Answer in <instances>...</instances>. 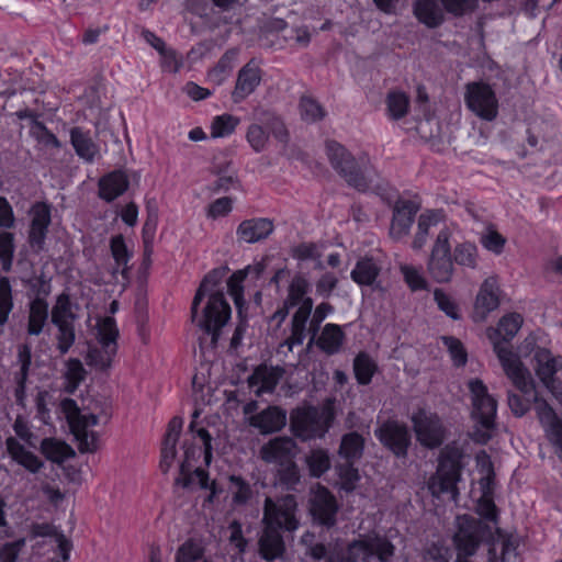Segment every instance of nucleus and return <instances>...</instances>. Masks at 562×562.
I'll use <instances>...</instances> for the list:
<instances>
[{"label":"nucleus","instance_id":"obj_41","mask_svg":"<svg viewBox=\"0 0 562 562\" xmlns=\"http://www.w3.org/2000/svg\"><path fill=\"white\" fill-rule=\"evenodd\" d=\"M310 292V281L302 274H295L289 283L288 295L284 304L286 307H295L303 304L306 299H312L308 296Z\"/></svg>","mask_w":562,"mask_h":562},{"label":"nucleus","instance_id":"obj_11","mask_svg":"<svg viewBox=\"0 0 562 562\" xmlns=\"http://www.w3.org/2000/svg\"><path fill=\"white\" fill-rule=\"evenodd\" d=\"M452 232L448 226L440 227L427 261L430 277L438 283H448L454 273L450 238Z\"/></svg>","mask_w":562,"mask_h":562},{"label":"nucleus","instance_id":"obj_38","mask_svg":"<svg viewBox=\"0 0 562 562\" xmlns=\"http://www.w3.org/2000/svg\"><path fill=\"white\" fill-rule=\"evenodd\" d=\"M366 440L358 431H350L342 435L338 448V454L345 461L357 462L364 452Z\"/></svg>","mask_w":562,"mask_h":562},{"label":"nucleus","instance_id":"obj_39","mask_svg":"<svg viewBox=\"0 0 562 562\" xmlns=\"http://www.w3.org/2000/svg\"><path fill=\"white\" fill-rule=\"evenodd\" d=\"M353 374L359 385H369L376 374L379 367L366 351H360L353 359Z\"/></svg>","mask_w":562,"mask_h":562},{"label":"nucleus","instance_id":"obj_15","mask_svg":"<svg viewBox=\"0 0 562 562\" xmlns=\"http://www.w3.org/2000/svg\"><path fill=\"white\" fill-rule=\"evenodd\" d=\"M374 436L396 459L407 458L412 446V434L404 422L387 418L374 430Z\"/></svg>","mask_w":562,"mask_h":562},{"label":"nucleus","instance_id":"obj_59","mask_svg":"<svg viewBox=\"0 0 562 562\" xmlns=\"http://www.w3.org/2000/svg\"><path fill=\"white\" fill-rule=\"evenodd\" d=\"M247 278L246 270L235 271L227 280V291L233 299L235 305L240 312L241 306L245 304L244 296V282Z\"/></svg>","mask_w":562,"mask_h":562},{"label":"nucleus","instance_id":"obj_27","mask_svg":"<svg viewBox=\"0 0 562 562\" xmlns=\"http://www.w3.org/2000/svg\"><path fill=\"white\" fill-rule=\"evenodd\" d=\"M447 215L442 209H427L417 217V228L412 241V248L414 250L423 249L429 237L431 228H436L446 224Z\"/></svg>","mask_w":562,"mask_h":562},{"label":"nucleus","instance_id":"obj_19","mask_svg":"<svg viewBox=\"0 0 562 562\" xmlns=\"http://www.w3.org/2000/svg\"><path fill=\"white\" fill-rule=\"evenodd\" d=\"M31 222L27 243L30 247L40 254L44 250L49 226L52 224V205L45 201L35 202L31 206Z\"/></svg>","mask_w":562,"mask_h":562},{"label":"nucleus","instance_id":"obj_14","mask_svg":"<svg viewBox=\"0 0 562 562\" xmlns=\"http://www.w3.org/2000/svg\"><path fill=\"white\" fill-rule=\"evenodd\" d=\"M395 546L385 536L378 533L363 536L352 540L342 557V562H357L359 553H362L363 561L375 557L380 562H391L395 554Z\"/></svg>","mask_w":562,"mask_h":562},{"label":"nucleus","instance_id":"obj_35","mask_svg":"<svg viewBox=\"0 0 562 562\" xmlns=\"http://www.w3.org/2000/svg\"><path fill=\"white\" fill-rule=\"evenodd\" d=\"M49 316V305L47 300L32 299L29 303V316L26 331L30 336H40Z\"/></svg>","mask_w":562,"mask_h":562},{"label":"nucleus","instance_id":"obj_51","mask_svg":"<svg viewBox=\"0 0 562 562\" xmlns=\"http://www.w3.org/2000/svg\"><path fill=\"white\" fill-rule=\"evenodd\" d=\"M110 251L115 265L122 268V272L124 273L128 262L133 258V251L128 249L122 234L114 235L110 238Z\"/></svg>","mask_w":562,"mask_h":562},{"label":"nucleus","instance_id":"obj_54","mask_svg":"<svg viewBox=\"0 0 562 562\" xmlns=\"http://www.w3.org/2000/svg\"><path fill=\"white\" fill-rule=\"evenodd\" d=\"M299 109L302 120L307 123L318 122L326 115V111L322 104L308 95H303L300 99Z\"/></svg>","mask_w":562,"mask_h":562},{"label":"nucleus","instance_id":"obj_49","mask_svg":"<svg viewBox=\"0 0 562 562\" xmlns=\"http://www.w3.org/2000/svg\"><path fill=\"white\" fill-rule=\"evenodd\" d=\"M89 420L86 419L70 428L78 441V449L82 453L94 452L97 450L98 436L94 431L89 430Z\"/></svg>","mask_w":562,"mask_h":562},{"label":"nucleus","instance_id":"obj_9","mask_svg":"<svg viewBox=\"0 0 562 562\" xmlns=\"http://www.w3.org/2000/svg\"><path fill=\"white\" fill-rule=\"evenodd\" d=\"M120 330L113 316L100 317L95 325V339L100 347H90L87 363L99 371L111 368L119 350Z\"/></svg>","mask_w":562,"mask_h":562},{"label":"nucleus","instance_id":"obj_63","mask_svg":"<svg viewBox=\"0 0 562 562\" xmlns=\"http://www.w3.org/2000/svg\"><path fill=\"white\" fill-rule=\"evenodd\" d=\"M31 133L40 144L46 147L59 148L61 145L57 136L42 121L34 120Z\"/></svg>","mask_w":562,"mask_h":562},{"label":"nucleus","instance_id":"obj_56","mask_svg":"<svg viewBox=\"0 0 562 562\" xmlns=\"http://www.w3.org/2000/svg\"><path fill=\"white\" fill-rule=\"evenodd\" d=\"M475 513L479 519L493 524V527H498L499 509L497 508L494 497L480 496L476 501Z\"/></svg>","mask_w":562,"mask_h":562},{"label":"nucleus","instance_id":"obj_44","mask_svg":"<svg viewBox=\"0 0 562 562\" xmlns=\"http://www.w3.org/2000/svg\"><path fill=\"white\" fill-rule=\"evenodd\" d=\"M276 479L285 491H295L301 482V473L295 460L277 465Z\"/></svg>","mask_w":562,"mask_h":562},{"label":"nucleus","instance_id":"obj_53","mask_svg":"<svg viewBox=\"0 0 562 562\" xmlns=\"http://www.w3.org/2000/svg\"><path fill=\"white\" fill-rule=\"evenodd\" d=\"M306 464L312 477L319 479L330 469V458L326 449H314L306 458Z\"/></svg>","mask_w":562,"mask_h":562},{"label":"nucleus","instance_id":"obj_25","mask_svg":"<svg viewBox=\"0 0 562 562\" xmlns=\"http://www.w3.org/2000/svg\"><path fill=\"white\" fill-rule=\"evenodd\" d=\"M261 78V68L255 59H250L238 71L236 85L232 93L234 102H241L249 97L260 85Z\"/></svg>","mask_w":562,"mask_h":562},{"label":"nucleus","instance_id":"obj_23","mask_svg":"<svg viewBox=\"0 0 562 562\" xmlns=\"http://www.w3.org/2000/svg\"><path fill=\"white\" fill-rule=\"evenodd\" d=\"M130 184V178L125 170H111L99 178L98 196L102 201L111 203L125 194Z\"/></svg>","mask_w":562,"mask_h":562},{"label":"nucleus","instance_id":"obj_36","mask_svg":"<svg viewBox=\"0 0 562 562\" xmlns=\"http://www.w3.org/2000/svg\"><path fill=\"white\" fill-rule=\"evenodd\" d=\"M345 333L340 325L327 323L317 339V347L326 355H335L340 351L345 342Z\"/></svg>","mask_w":562,"mask_h":562},{"label":"nucleus","instance_id":"obj_45","mask_svg":"<svg viewBox=\"0 0 562 562\" xmlns=\"http://www.w3.org/2000/svg\"><path fill=\"white\" fill-rule=\"evenodd\" d=\"M240 123V119L229 114L223 113L215 115L211 122V137L212 138H225L235 133L237 126Z\"/></svg>","mask_w":562,"mask_h":562},{"label":"nucleus","instance_id":"obj_48","mask_svg":"<svg viewBox=\"0 0 562 562\" xmlns=\"http://www.w3.org/2000/svg\"><path fill=\"white\" fill-rule=\"evenodd\" d=\"M205 554V548L193 538L181 543L175 554V562H200Z\"/></svg>","mask_w":562,"mask_h":562},{"label":"nucleus","instance_id":"obj_24","mask_svg":"<svg viewBox=\"0 0 562 562\" xmlns=\"http://www.w3.org/2000/svg\"><path fill=\"white\" fill-rule=\"evenodd\" d=\"M296 443L290 437L270 439L260 449V458L268 464L280 465L295 459Z\"/></svg>","mask_w":562,"mask_h":562},{"label":"nucleus","instance_id":"obj_60","mask_svg":"<svg viewBox=\"0 0 562 562\" xmlns=\"http://www.w3.org/2000/svg\"><path fill=\"white\" fill-rule=\"evenodd\" d=\"M434 301L436 302L439 311L445 313L449 318L453 321L461 319V312L459 304L442 289L434 290Z\"/></svg>","mask_w":562,"mask_h":562},{"label":"nucleus","instance_id":"obj_12","mask_svg":"<svg viewBox=\"0 0 562 562\" xmlns=\"http://www.w3.org/2000/svg\"><path fill=\"white\" fill-rule=\"evenodd\" d=\"M464 0H414L413 13L428 29H437L446 21V12L453 16L467 14Z\"/></svg>","mask_w":562,"mask_h":562},{"label":"nucleus","instance_id":"obj_30","mask_svg":"<svg viewBox=\"0 0 562 562\" xmlns=\"http://www.w3.org/2000/svg\"><path fill=\"white\" fill-rule=\"evenodd\" d=\"M274 229L273 222L266 217H254L244 220L237 226L236 236L238 241L255 244L268 238Z\"/></svg>","mask_w":562,"mask_h":562},{"label":"nucleus","instance_id":"obj_2","mask_svg":"<svg viewBox=\"0 0 562 562\" xmlns=\"http://www.w3.org/2000/svg\"><path fill=\"white\" fill-rule=\"evenodd\" d=\"M524 323V318L519 313H507L499 318L496 327L487 328V337L493 345L503 370L507 376L515 379L516 384L531 387V383L526 376V368L520 357L513 351L510 341L519 331Z\"/></svg>","mask_w":562,"mask_h":562},{"label":"nucleus","instance_id":"obj_37","mask_svg":"<svg viewBox=\"0 0 562 562\" xmlns=\"http://www.w3.org/2000/svg\"><path fill=\"white\" fill-rule=\"evenodd\" d=\"M41 453L50 462L61 464L75 457V450L66 441L53 437L44 438L41 441Z\"/></svg>","mask_w":562,"mask_h":562},{"label":"nucleus","instance_id":"obj_5","mask_svg":"<svg viewBox=\"0 0 562 562\" xmlns=\"http://www.w3.org/2000/svg\"><path fill=\"white\" fill-rule=\"evenodd\" d=\"M325 151L333 169L348 183L360 192L370 187L368 179L369 158L367 155L355 157L342 144L335 139L325 142Z\"/></svg>","mask_w":562,"mask_h":562},{"label":"nucleus","instance_id":"obj_31","mask_svg":"<svg viewBox=\"0 0 562 562\" xmlns=\"http://www.w3.org/2000/svg\"><path fill=\"white\" fill-rule=\"evenodd\" d=\"M281 532V529L265 525L258 541L259 554L263 560L271 562L284 554L285 543Z\"/></svg>","mask_w":562,"mask_h":562},{"label":"nucleus","instance_id":"obj_61","mask_svg":"<svg viewBox=\"0 0 562 562\" xmlns=\"http://www.w3.org/2000/svg\"><path fill=\"white\" fill-rule=\"evenodd\" d=\"M75 322L60 323L57 327V350L60 355H66L74 346L76 340Z\"/></svg>","mask_w":562,"mask_h":562},{"label":"nucleus","instance_id":"obj_43","mask_svg":"<svg viewBox=\"0 0 562 562\" xmlns=\"http://www.w3.org/2000/svg\"><path fill=\"white\" fill-rule=\"evenodd\" d=\"M387 116L392 121H400L405 117L409 110V98L404 91L392 90L387 93L386 99Z\"/></svg>","mask_w":562,"mask_h":562},{"label":"nucleus","instance_id":"obj_1","mask_svg":"<svg viewBox=\"0 0 562 562\" xmlns=\"http://www.w3.org/2000/svg\"><path fill=\"white\" fill-rule=\"evenodd\" d=\"M526 376H528L531 383L530 389L529 386L516 384L515 379L508 376L514 386L521 392V394L508 393L509 408L516 417H522L529 412L531 404H535L537 418L543 429L544 437L554 449L558 458L562 461V418L548 401L539 395L536 390L535 381L527 369Z\"/></svg>","mask_w":562,"mask_h":562},{"label":"nucleus","instance_id":"obj_62","mask_svg":"<svg viewBox=\"0 0 562 562\" xmlns=\"http://www.w3.org/2000/svg\"><path fill=\"white\" fill-rule=\"evenodd\" d=\"M401 272L412 292L427 291L429 289L428 281L414 266L404 265L401 267Z\"/></svg>","mask_w":562,"mask_h":562},{"label":"nucleus","instance_id":"obj_32","mask_svg":"<svg viewBox=\"0 0 562 562\" xmlns=\"http://www.w3.org/2000/svg\"><path fill=\"white\" fill-rule=\"evenodd\" d=\"M4 445L10 458L29 472L37 473L44 467L43 461L33 452L26 450L15 437H8Z\"/></svg>","mask_w":562,"mask_h":562},{"label":"nucleus","instance_id":"obj_46","mask_svg":"<svg viewBox=\"0 0 562 562\" xmlns=\"http://www.w3.org/2000/svg\"><path fill=\"white\" fill-rule=\"evenodd\" d=\"M76 315L72 312V302L67 292L57 295L56 302L52 308L50 321L54 325L60 323L75 322Z\"/></svg>","mask_w":562,"mask_h":562},{"label":"nucleus","instance_id":"obj_28","mask_svg":"<svg viewBox=\"0 0 562 562\" xmlns=\"http://www.w3.org/2000/svg\"><path fill=\"white\" fill-rule=\"evenodd\" d=\"M183 420L175 416L168 423L160 449L159 467L164 473L168 472L177 456V443L182 431Z\"/></svg>","mask_w":562,"mask_h":562},{"label":"nucleus","instance_id":"obj_58","mask_svg":"<svg viewBox=\"0 0 562 562\" xmlns=\"http://www.w3.org/2000/svg\"><path fill=\"white\" fill-rule=\"evenodd\" d=\"M15 251L14 235L10 232L0 233V265L3 272H10Z\"/></svg>","mask_w":562,"mask_h":562},{"label":"nucleus","instance_id":"obj_50","mask_svg":"<svg viewBox=\"0 0 562 562\" xmlns=\"http://www.w3.org/2000/svg\"><path fill=\"white\" fill-rule=\"evenodd\" d=\"M302 543L306 547V554L313 560L323 562H339L338 557L331 554L323 541H314V535L306 532L302 537Z\"/></svg>","mask_w":562,"mask_h":562},{"label":"nucleus","instance_id":"obj_10","mask_svg":"<svg viewBox=\"0 0 562 562\" xmlns=\"http://www.w3.org/2000/svg\"><path fill=\"white\" fill-rule=\"evenodd\" d=\"M464 103L470 112L479 119L492 122L499 112V101L493 87L483 80L465 85Z\"/></svg>","mask_w":562,"mask_h":562},{"label":"nucleus","instance_id":"obj_57","mask_svg":"<svg viewBox=\"0 0 562 562\" xmlns=\"http://www.w3.org/2000/svg\"><path fill=\"white\" fill-rule=\"evenodd\" d=\"M441 341L447 348L456 368H462L468 362V351L462 341L454 336H442Z\"/></svg>","mask_w":562,"mask_h":562},{"label":"nucleus","instance_id":"obj_8","mask_svg":"<svg viewBox=\"0 0 562 562\" xmlns=\"http://www.w3.org/2000/svg\"><path fill=\"white\" fill-rule=\"evenodd\" d=\"M463 458V449L456 442L441 448L436 474L429 481V490L434 495L457 491L462 475Z\"/></svg>","mask_w":562,"mask_h":562},{"label":"nucleus","instance_id":"obj_52","mask_svg":"<svg viewBox=\"0 0 562 562\" xmlns=\"http://www.w3.org/2000/svg\"><path fill=\"white\" fill-rule=\"evenodd\" d=\"M14 308L13 290L9 277H0V326H5Z\"/></svg>","mask_w":562,"mask_h":562},{"label":"nucleus","instance_id":"obj_21","mask_svg":"<svg viewBox=\"0 0 562 562\" xmlns=\"http://www.w3.org/2000/svg\"><path fill=\"white\" fill-rule=\"evenodd\" d=\"M338 503L334 494L325 486H319L311 501V515L313 519L327 528L336 525Z\"/></svg>","mask_w":562,"mask_h":562},{"label":"nucleus","instance_id":"obj_26","mask_svg":"<svg viewBox=\"0 0 562 562\" xmlns=\"http://www.w3.org/2000/svg\"><path fill=\"white\" fill-rule=\"evenodd\" d=\"M447 215L442 209H427L417 217V228L412 241V248L414 250L423 249L429 237L431 228H436L446 224Z\"/></svg>","mask_w":562,"mask_h":562},{"label":"nucleus","instance_id":"obj_29","mask_svg":"<svg viewBox=\"0 0 562 562\" xmlns=\"http://www.w3.org/2000/svg\"><path fill=\"white\" fill-rule=\"evenodd\" d=\"M249 424L257 428L261 435L278 432L286 424V413L279 406L270 405L250 416Z\"/></svg>","mask_w":562,"mask_h":562},{"label":"nucleus","instance_id":"obj_7","mask_svg":"<svg viewBox=\"0 0 562 562\" xmlns=\"http://www.w3.org/2000/svg\"><path fill=\"white\" fill-rule=\"evenodd\" d=\"M336 417L334 403L327 401L321 407H299L291 414V430L302 440L322 439L331 428Z\"/></svg>","mask_w":562,"mask_h":562},{"label":"nucleus","instance_id":"obj_55","mask_svg":"<svg viewBox=\"0 0 562 562\" xmlns=\"http://www.w3.org/2000/svg\"><path fill=\"white\" fill-rule=\"evenodd\" d=\"M228 482L235 487L233 492L232 502L235 506H244L252 498V488L250 484L240 475L232 474L228 476Z\"/></svg>","mask_w":562,"mask_h":562},{"label":"nucleus","instance_id":"obj_22","mask_svg":"<svg viewBox=\"0 0 562 562\" xmlns=\"http://www.w3.org/2000/svg\"><path fill=\"white\" fill-rule=\"evenodd\" d=\"M502 289L498 278L495 276L486 278L480 285L474 301V314L481 321L501 305Z\"/></svg>","mask_w":562,"mask_h":562},{"label":"nucleus","instance_id":"obj_4","mask_svg":"<svg viewBox=\"0 0 562 562\" xmlns=\"http://www.w3.org/2000/svg\"><path fill=\"white\" fill-rule=\"evenodd\" d=\"M503 535L499 527H493L470 514L458 515L456 530L452 535L456 558H472L482 546H486L488 549L497 544Z\"/></svg>","mask_w":562,"mask_h":562},{"label":"nucleus","instance_id":"obj_3","mask_svg":"<svg viewBox=\"0 0 562 562\" xmlns=\"http://www.w3.org/2000/svg\"><path fill=\"white\" fill-rule=\"evenodd\" d=\"M232 308L225 295L220 291H212L210 276L200 283L192 304V322L205 334L217 340L223 327L228 323Z\"/></svg>","mask_w":562,"mask_h":562},{"label":"nucleus","instance_id":"obj_64","mask_svg":"<svg viewBox=\"0 0 562 562\" xmlns=\"http://www.w3.org/2000/svg\"><path fill=\"white\" fill-rule=\"evenodd\" d=\"M246 139L256 153H261L268 143L269 134L259 124H250L246 133Z\"/></svg>","mask_w":562,"mask_h":562},{"label":"nucleus","instance_id":"obj_40","mask_svg":"<svg viewBox=\"0 0 562 562\" xmlns=\"http://www.w3.org/2000/svg\"><path fill=\"white\" fill-rule=\"evenodd\" d=\"M380 267L373 258L364 257L357 261L350 277L358 285H372L380 274Z\"/></svg>","mask_w":562,"mask_h":562},{"label":"nucleus","instance_id":"obj_20","mask_svg":"<svg viewBox=\"0 0 562 562\" xmlns=\"http://www.w3.org/2000/svg\"><path fill=\"white\" fill-rule=\"evenodd\" d=\"M420 210V202L398 198L393 205V215L390 227V235L394 240H401L408 236Z\"/></svg>","mask_w":562,"mask_h":562},{"label":"nucleus","instance_id":"obj_16","mask_svg":"<svg viewBox=\"0 0 562 562\" xmlns=\"http://www.w3.org/2000/svg\"><path fill=\"white\" fill-rule=\"evenodd\" d=\"M416 439L427 449L439 448L446 439V428L437 413L418 407L411 416Z\"/></svg>","mask_w":562,"mask_h":562},{"label":"nucleus","instance_id":"obj_42","mask_svg":"<svg viewBox=\"0 0 562 562\" xmlns=\"http://www.w3.org/2000/svg\"><path fill=\"white\" fill-rule=\"evenodd\" d=\"M451 254L454 265L468 269L477 267L479 250L474 243L468 240L458 243L453 250L451 249Z\"/></svg>","mask_w":562,"mask_h":562},{"label":"nucleus","instance_id":"obj_6","mask_svg":"<svg viewBox=\"0 0 562 562\" xmlns=\"http://www.w3.org/2000/svg\"><path fill=\"white\" fill-rule=\"evenodd\" d=\"M199 412L195 411L192 415V420L189 425V430L192 434L193 440L199 439L200 445L194 441L183 443V461L179 468V476L176 479V484L183 488H191L195 483V474L192 467L201 458L203 459L204 468H209L213 459L212 436L207 429L201 427L196 428V418Z\"/></svg>","mask_w":562,"mask_h":562},{"label":"nucleus","instance_id":"obj_13","mask_svg":"<svg viewBox=\"0 0 562 562\" xmlns=\"http://www.w3.org/2000/svg\"><path fill=\"white\" fill-rule=\"evenodd\" d=\"M297 502L293 494H285L272 501L265 499L263 524L269 527L292 532L299 528L300 521L296 517Z\"/></svg>","mask_w":562,"mask_h":562},{"label":"nucleus","instance_id":"obj_17","mask_svg":"<svg viewBox=\"0 0 562 562\" xmlns=\"http://www.w3.org/2000/svg\"><path fill=\"white\" fill-rule=\"evenodd\" d=\"M472 398V418L484 429L491 431L496 426L497 402L488 393L481 379H471L468 383Z\"/></svg>","mask_w":562,"mask_h":562},{"label":"nucleus","instance_id":"obj_47","mask_svg":"<svg viewBox=\"0 0 562 562\" xmlns=\"http://www.w3.org/2000/svg\"><path fill=\"white\" fill-rule=\"evenodd\" d=\"M356 463L357 462L345 461L336 467L340 490L346 493L353 492L361 479Z\"/></svg>","mask_w":562,"mask_h":562},{"label":"nucleus","instance_id":"obj_34","mask_svg":"<svg viewBox=\"0 0 562 562\" xmlns=\"http://www.w3.org/2000/svg\"><path fill=\"white\" fill-rule=\"evenodd\" d=\"M283 373L284 369L280 366L259 364L249 376V384L260 385L262 392L271 393L276 390Z\"/></svg>","mask_w":562,"mask_h":562},{"label":"nucleus","instance_id":"obj_18","mask_svg":"<svg viewBox=\"0 0 562 562\" xmlns=\"http://www.w3.org/2000/svg\"><path fill=\"white\" fill-rule=\"evenodd\" d=\"M524 347L529 353H532L536 375L544 387H549L554 381L559 380L557 373L562 370L561 355L555 356L549 348L538 346L535 333H531L525 339Z\"/></svg>","mask_w":562,"mask_h":562},{"label":"nucleus","instance_id":"obj_33","mask_svg":"<svg viewBox=\"0 0 562 562\" xmlns=\"http://www.w3.org/2000/svg\"><path fill=\"white\" fill-rule=\"evenodd\" d=\"M69 134L70 144L77 156L87 162H93L98 154V146L93 142L90 131L75 126Z\"/></svg>","mask_w":562,"mask_h":562}]
</instances>
